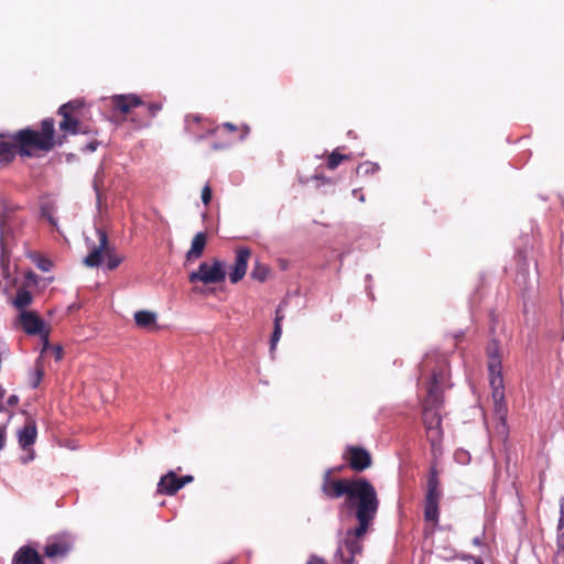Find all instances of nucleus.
Returning <instances> with one entry per match:
<instances>
[{"label":"nucleus","instance_id":"obj_24","mask_svg":"<svg viewBox=\"0 0 564 564\" xmlns=\"http://www.w3.org/2000/svg\"><path fill=\"white\" fill-rule=\"evenodd\" d=\"M29 257L33 263L43 272H48L53 268V262L37 252H30Z\"/></svg>","mask_w":564,"mask_h":564},{"label":"nucleus","instance_id":"obj_47","mask_svg":"<svg viewBox=\"0 0 564 564\" xmlns=\"http://www.w3.org/2000/svg\"><path fill=\"white\" fill-rule=\"evenodd\" d=\"M471 558L474 561V564H484L481 558H479V557H471Z\"/></svg>","mask_w":564,"mask_h":564},{"label":"nucleus","instance_id":"obj_29","mask_svg":"<svg viewBox=\"0 0 564 564\" xmlns=\"http://www.w3.org/2000/svg\"><path fill=\"white\" fill-rule=\"evenodd\" d=\"M380 167L377 163L364 162L357 166L356 172L358 175H367L377 173Z\"/></svg>","mask_w":564,"mask_h":564},{"label":"nucleus","instance_id":"obj_25","mask_svg":"<svg viewBox=\"0 0 564 564\" xmlns=\"http://www.w3.org/2000/svg\"><path fill=\"white\" fill-rule=\"evenodd\" d=\"M350 155H347V154H341L339 152V149H335L328 156H327V162H326V166L329 169V170H335L340 163H343L344 161H348L350 160Z\"/></svg>","mask_w":564,"mask_h":564},{"label":"nucleus","instance_id":"obj_20","mask_svg":"<svg viewBox=\"0 0 564 564\" xmlns=\"http://www.w3.org/2000/svg\"><path fill=\"white\" fill-rule=\"evenodd\" d=\"M441 496L442 491L440 489V481L435 469H432L427 480L425 501L440 503Z\"/></svg>","mask_w":564,"mask_h":564},{"label":"nucleus","instance_id":"obj_48","mask_svg":"<svg viewBox=\"0 0 564 564\" xmlns=\"http://www.w3.org/2000/svg\"><path fill=\"white\" fill-rule=\"evenodd\" d=\"M242 129H243L245 134H247L249 132V128L247 126H243Z\"/></svg>","mask_w":564,"mask_h":564},{"label":"nucleus","instance_id":"obj_37","mask_svg":"<svg viewBox=\"0 0 564 564\" xmlns=\"http://www.w3.org/2000/svg\"><path fill=\"white\" fill-rule=\"evenodd\" d=\"M52 351H53L55 360L59 361L63 358V349L61 346L52 347Z\"/></svg>","mask_w":564,"mask_h":564},{"label":"nucleus","instance_id":"obj_46","mask_svg":"<svg viewBox=\"0 0 564 564\" xmlns=\"http://www.w3.org/2000/svg\"><path fill=\"white\" fill-rule=\"evenodd\" d=\"M473 543H474L475 545H481V540H480V538H475V539L473 540Z\"/></svg>","mask_w":564,"mask_h":564},{"label":"nucleus","instance_id":"obj_43","mask_svg":"<svg viewBox=\"0 0 564 564\" xmlns=\"http://www.w3.org/2000/svg\"><path fill=\"white\" fill-rule=\"evenodd\" d=\"M6 444V427H0V451L4 447Z\"/></svg>","mask_w":564,"mask_h":564},{"label":"nucleus","instance_id":"obj_50","mask_svg":"<svg viewBox=\"0 0 564 564\" xmlns=\"http://www.w3.org/2000/svg\"><path fill=\"white\" fill-rule=\"evenodd\" d=\"M314 178H316V180H319V178L324 180V177L322 175H315Z\"/></svg>","mask_w":564,"mask_h":564},{"label":"nucleus","instance_id":"obj_49","mask_svg":"<svg viewBox=\"0 0 564 564\" xmlns=\"http://www.w3.org/2000/svg\"><path fill=\"white\" fill-rule=\"evenodd\" d=\"M4 410V405H3V402L0 401V412H2Z\"/></svg>","mask_w":564,"mask_h":564},{"label":"nucleus","instance_id":"obj_45","mask_svg":"<svg viewBox=\"0 0 564 564\" xmlns=\"http://www.w3.org/2000/svg\"><path fill=\"white\" fill-rule=\"evenodd\" d=\"M18 401H19V398L14 394H12L8 398V404L11 406L15 405L18 403Z\"/></svg>","mask_w":564,"mask_h":564},{"label":"nucleus","instance_id":"obj_33","mask_svg":"<svg viewBox=\"0 0 564 564\" xmlns=\"http://www.w3.org/2000/svg\"><path fill=\"white\" fill-rule=\"evenodd\" d=\"M161 110H162L161 102H150L147 105V113L151 118H154Z\"/></svg>","mask_w":564,"mask_h":564},{"label":"nucleus","instance_id":"obj_15","mask_svg":"<svg viewBox=\"0 0 564 564\" xmlns=\"http://www.w3.org/2000/svg\"><path fill=\"white\" fill-rule=\"evenodd\" d=\"M249 258V249H240L237 253L235 263L228 268L229 280L232 284L238 283L246 275Z\"/></svg>","mask_w":564,"mask_h":564},{"label":"nucleus","instance_id":"obj_31","mask_svg":"<svg viewBox=\"0 0 564 564\" xmlns=\"http://www.w3.org/2000/svg\"><path fill=\"white\" fill-rule=\"evenodd\" d=\"M206 243L207 234L205 231H199L194 236L191 247H205Z\"/></svg>","mask_w":564,"mask_h":564},{"label":"nucleus","instance_id":"obj_39","mask_svg":"<svg viewBox=\"0 0 564 564\" xmlns=\"http://www.w3.org/2000/svg\"><path fill=\"white\" fill-rule=\"evenodd\" d=\"M284 318V315L281 311V307L279 306L275 311V318H274V323H279V325H282V321Z\"/></svg>","mask_w":564,"mask_h":564},{"label":"nucleus","instance_id":"obj_30","mask_svg":"<svg viewBox=\"0 0 564 564\" xmlns=\"http://www.w3.org/2000/svg\"><path fill=\"white\" fill-rule=\"evenodd\" d=\"M54 214H55V210H54L53 206H51V205H43L41 207V215H42V217L47 219V221L53 227H56L57 226V221H56V218H55Z\"/></svg>","mask_w":564,"mask_h":564},{"label":"nucleus","instance_id":"obj_8","mask_svg":"<svg viewBox=\"0 0 564 564\" xmlns=\"http://www.w3.org/2000/svg\"><path fill=\"white\" fill-rule=\"evenodd\" d=\"M123 259L124 257L118 253L116 249H93L91 252L84 258L83 262L89 268L115 270Z\"/></svg>","mask_w":564,"mask_h":564},{"label":"nucleus","instance_id":"obj_36","mask_svg":"<svg viewBox=\"0 0 564 564\" xmlns=\"http://www.w3.org/2000/svg\"><path fill=\"white\" fill-rule=\"evenodd\" d=\"M43 375H44L43 368L37 365L36 369H35V372H34V379H33V382H32V387L33 388L39 386V383L41 382V380L43 378Z\"/></svg>","mask_w":564,"mask_h":564},{"label":"nucleus","instance_id":"obj_9","mask_svg":"<svg viewBox=\"0 0 564 564\" xmlns=\"http://www.w3.org/2000/svg\"><path fill=\"white\" fill-rule=\"evenodd\" d=\"M352 480L354 479H334L332 477V470L328 469L323 476L322 491L329 499H337L344 495L348 498Z\"/></svg>","mask_w":564,"mask_h":564},{"label":"nucleus","instance_id":"obj_40","mask_svg":"<svg viewBox=\"0 0 564 564\" xmlns=\"http://www.w3.org/2000/svg\"><path fill=\"white\" fill-rule=\"evenodd\" d=\"M307 564H326V563H325L324 558L313 555L307 561Z\"/></svg>","mask_w":564,"mask_h":564},{"label":"nucleus","instance_id":"obj_32","mask_svg":"<svg viewBox=\"0 0 564 564\" xmlns=\"http://www.w3.org/2000/svg\"><path fill=\"white\" fill-rule=\"evenodd\" d=\"M282 336V325L274 323V328L271 337V350H273Z\"/></svg>","mask_w":564,"mask_h":564},{"label":"nucleus","instance_id":"obj_5","mask_svg":"<svg viewBox=\"0 0 564 564\" xmlns=\"http://www.w3.org/2000/svg\"><path fill=\"white\" fill-rule=\"evenodd\" d=\"M490 368L492 372L491 395L494 401V414L497 419L495 433L501 441L505 442L509 434V427L507 424L508 408L505 402L503 379L499 375V365L494 362L491 364Z\"/></svg>","mask_w":564,"mask_h":564},{"label":"nucleus","instance_id":"obj_16","mask_svg":"<svg viewBox=\"0 0 564 564\" xmlns=\"http://www.w3.org/2000/svg\"><path fill=\"white\" fill-rule=\"evenodd\" d=\"M111 107L123 115H127L131 111V109L142 106V99L134 95H115L110 98Z\"/></svg>","mask_w":564,"mask_h":564},{"label":"nucleus","instance_id":"obj_23","mask_svg":"<svg viewBox=\"0 0 564 564\" xmlns=\"http://www.w3.org/2000/svg\"><path fill=\"white\" fill-rule=\"evenodd\" d=\"M32 294L24 290V289H20L18 292H17V296L15 299L13 300V305L21 311H26V306H29L31 303H32Z\"/></svg>","mask_w":564,"mask_h":564},{"label":"nucleus","instance_id":"obj_3","mask_svg":"<svg viewBox=\"0 0 564 564\" xmlns=\"http://www.w3.org/2000/svg\"><path fill=\"white\" fill-rule=\"evenodd\" d=\"M346 505L356 509V519L359 525L354 529V534L357 536L365 535L379 507L375 487L365 478L352 480Z\"/></svg>","mask_w":564,"mask_h":564},{"label":"nucleus","instance_id":"obj_26","mask_svg":"<svg viewBox=\"0 0 564 564\" xmlns=\"http://www.w3.org/2000/svg\"><path fill=\"white\" fill-rule=\"evenodd\" d=\"M270 273V269L260 262H257L250 273L251 278L259 281L264 282Z\"/></svg>","mask_w":564,"mask_h":564},{"label":"nucleus","instance_id":"obj_41","mask_svg":"<svg viewBox=\"0 0 564 564\" xmlns=\"http://www.w3.org/2000/svg\"><path fill=\"white\" fill-rule=\"evenodd\" d=\"M220 128H223V129H225V130H227V131H229V132H235V131H237V130H238V127H237V126H235V124H234V123H231V122H225V123H223V124H221V127H220Z\"/></svg>","mask_w":564,"mask_h":564},{"label":"nucleus","instance_id":"obj_7","mask_svg":"<svg viewBox=\"0 0 564 564\" xmlns=\"http://www.w3.org/2000/svg\"><path fill=\"white\" fill-rule=\"evenodd\" d=\"M19 324L28 335H39L43 341L42 354L48 348L50 327L34 311H21L19 313Z\"/></svg>","mask_w":564,"mask_h":564},{"label":"nucleus","instance_id":"obj_14","mask_svg":"<svg viewBox=\"0 0 564 564\" xmlns=\"http://www.w3.org/2000/svg\"><path fill=\"white\" fill-rule=\"evenodd\" d=\"M186 131L198 139H202L207 133H214L219 130V126L213 128L212 124H207L199 115H187L185 118Z\"/></svg>","mask_w":564,"mask_h":564},{"label":"nucleus","instance_id":"obj_22","mask_svg":"<svg viewBox=\"0 0 564 564\" xmlns=\"http://www.w3.org/2000/svg\"><path fill=\"white\" fill-rule=\"evenodd\" d=\"M134 321L138 326L147 329L156 328V314L149 311H139L134 314Z\"/></svg>","mask_w":564,"mask_h":564},{"label":"nucleus","instance_id":"obj_44","mask_svg":"<svg viewBox=\"0 0 564 564\" xmlns=\"http://www.w3.org/2000/svg\"><path fill=\"white\" fill-rule=\"evenodd\" d=\"M432 358H425L422 365L423 370H429L432 367Z\"/></svg>","mask_w":564,"mask_h":564},{"label":"nucleus","instance_id":"obj_38","mask_svg":"<svg viewBox=\"0 0 564 564\" xmlns=\"http://www.w3.org/2000/svg\"><path fill=\"white\" fill-rule=\"evenodd\" d=\"M193 481V476H183V477H178V485H180V489L183 488L186 484H189Z\"/></svg>","mask_w":564,"mask_h":564},{"label":"nucleus","instance_id":"obj_1","mask_svg":"<svg viewBox=\"0 0 564 564\" xmlns=\"http://www.w3.org/2000/svg\"><path fill=\"white\" fill-rule=\"evenodd\" d=\"M436 367L432 370L431 382L427 388V397L423 404V423L426 430V436L431 443L432 451L435 453L440 449L443 440V431L441 427V415L438 408L442 404L441 387L447 378V361L445 357H437Z\"/></svg>","mask_w":564,"mask_h":564},{"label":"nucleus","instance_id":"obj_21","mask_svg":"<svg viewBox=\"0 0 564 564\" xmlns=\"http://www.w3.org/2000/svg\"><path fill=\"white\" fill-rule=\"evenodd\" d=\"M18 155L15 141L10 138L9 141L0 140V163H10Z\"/></svg>","mask_w":564,"mask_h":564},{"label":"nucleus","instance_id":"obj_6","mask_svg":"<svg viewBox=\"0 0 564 564\" xmlns=\"http://www.w3.org/2000/svg\"><path fill=\"white\" fill-rule=\"evenodd\" d=\"M226 272V263L221 260L213 259L212 261L202 262L198 269L188 275V280L192 283L217 284L225 280Z\"/></svg>","mask_w":564,"mask_h":564},{"label":"nucleus","instance_id":"obj_12","mask_svg":"<svg viewBox=\"0 0 564 564\" xmlns=\"http://www.w3.org/2000/svg\"><path fill=\"white\" fill-rule=\"evenodd\" d=\"M552 564H564V498L560 499V519L556 525L555 550Z\"/></svg>","mask_w":564,"mask_h":564},{"label":"nucleus","instance_id":"obj_19","mask_svg":"<svg viewBox=\"0 0 564 564\" xmlns=\"http://www.w3.org/2000/svg\"><path fill=\"white\" fill-rule=\"evenodd\" d=\"M14 564H44V562L35 550L24 546L15 553Z\"/></svg>","mask_w":564,"mask_h":564},{"label":"nucleus","instance_id":"obj_28","mask_svg":"<svg viewBox=\"0 0 564 564\" xmlns=\"http://www.w3.org/2000/svg\"><path fill=\"white\" fill-rule=\"evenodd\" d=\"M488 356H489V362H488L489 377L491 378V376H492L490 366L494 362L499 365V375L502 377V375H501V361H500V358L498 356V346H497L496 343H491L489 345V347H488Z\"/></svg>","mask_w":564,"mask_h":564},{"label":"nucleus","instance_id":"obj_10","mask_svg":"<svg viewBox=\"0 0 564 564\" xmlns=\"http://www.w3.org/2000/svg\"><path fill=\"white\" fill-rule=\"evenodd\" d=\"M73 542V536L67 532L53 535L47 540L44 554L50 558L65 556L70 551Z\"/></svg>","mask_w":564,"mask_h":564},{"label":"nucleus","instance_id":"obj_18","mask_svg":"<svg viewBox=\"0 0 564 564\" xmlns=\"http://www.w3.org/2000/svg\"><path fill=\"white\" fill-rule=\"evenodd\" d=\"M180 490L178 477L174 471H169L161 477L158 484V492L161 495L173 496Z\"/></svg>","mask_w":564,"mask_h":564},{"label":"nucleus","instance_id":"obj_4","mask_svg":"<svg viewBox=\"0 0 564 564\" xmlns=\"http://www.w3.org/2000/svg\"><path fill=\"white\" fill-rule=\"evenodd\" d=\"M82 108L83 102L79 100H70L58 108L57 115L62 117V120L58 123L61 131L58 137H65L66 142L68 134H87L91 137V139L82 150L84 152H94L99 145V142L96 139L98 130L96 127L80 121L79 112Z\"/></svg>","mask_w":564,"mask_h":564},{"label":"nucleus","instance_id":"obj_11","mask_svg":"<svg viewBox=\"0 0 564 564\" xmlns=\"http://www.w3.org/2000/svg\"><path fill=\"white\" fill-rule=\"evenodd\" d=\"M359 536L354 534V530L347 532L344 545H339L336 552V557H339L343 564H350L354 556L361 552V544L357 540Z\"/></svg>","mask_w":564,"mask_h":564},{"label":"nucleus","instance_id":"obj_35","mask_svg":"<svg viewBox=\"0 0 564 564\" xmlns=\"http://www.w3.org/2000/svg\"><path fill=\"white\" fill-rule=\"evenodd\" d=\"M202 200L204 205H208L212 200V187L209 185H205L202 189Z\"/></svg>","mask_w":564,"mask_h":564},{"label":"nucleus","instance_id":"obj_27","mask_svg":"<svg viewBox=\"0 0 564 564\" xmlns=\"http://www.w3.org/2000/svg\"><path fill=\"white\" fill-rule=\"evenodd\" d=\"M438 503L436 502H426L424 506V518L426 521L437 523L438 521Z\"/></svg>","mask_w":564,"mask_h":564},{"label":"nucleus","instance_id":"obj_34","mask_svg":"<svg viewBox=\"0 0 564 564\" xmlns=\"http://www.w3.org/2000/svg\"><path fill=\"white\" fill-rule=\"evenodd\" d=\"M204 249H189L186 253V261L192 262L202 257Z\"/></svg>","mask_w":564,"mask_h":564},{"label":"nucleus","instance_id":"obj_17","mask_svg":"<svg viewBox=\"0 0 564 564\" xmlns=\"http://www.w3.org/2000/svg\"><path fill=\"white\" fill-rule=\"evenodd\" d=\"M37 436L36 423L33 419H29L24 426L18 432L19 444L23 449L33 445Z\"/></svg>","mask_w":564,"mask_h":564},{"label":"nucleus","instance_id":"obj_42","mask_svg":"<svg viewBox=\"0 0 564 564\" xmlns=\"http://www.w3.org/2000/svg\"><path fill=\"white\" fill-rule=\"evenodd\" d=\"M108 243V240H107V236L104 231H100L99 232V246L100 248H104V247H108L107 246Z\"/></svg>","mask_w":564,"mask_h":564},{"label":"nucleus","instance_id":"obj_13","mask_svg":"<svg viewBox=\"0 0 564 564\" xmlns=\"http://www.w3.org/2000/svg\"><path fill=\"white\" fill-rule=\"evenodd\" d=\"M351 469L361 471L371 466V456L365 448L350 446L346 456Z\"/></svg>","mask_w":564,"mask_h":564},{"label":"nucleus","instance_id":"obj_2","mask_svg":"<svg viewBox=\"0 0 564 564\" xmlns=\"http://www.w3.org/2000/svg\"><path fill=\"white\" fill-rule=\"evenodd\" d=\"M9 138L15 141L18 155L21 158H37L51 152L56 145L65 143V137H56L55 120L45 118L40 128L26 127L12 133Z\"/></svg>","mask_w":564,"mask_h":564}]
</instances>
